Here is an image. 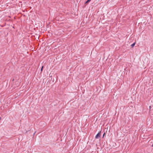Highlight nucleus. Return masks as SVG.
I'll return each instance as SVG.
<instances>
[{"instance_id":"nucleus-6","label":"nucleus","mask_w":153,"mask_h":153,"mask_svg":"<svg viewBox=\"0 0 153 153\" xmlns=\"http://www.w3.org/2000/svg\"><path fill=\"white\" fill-rule=\"evenodd\" d=\"M151 108V106H149V108H150V109Z\"/></svg>"},{"instance_id":"nucleus-5","label":"nucleus","mask_w":153,"mask_h":153,"mask_svg":"<svg viewBox=\"0 0 153 153\" xmlns=\"http://www.w3.org/2000/svg\"><path fill=\"white\" fill-rule=\"evenodd\" d=\"M105 134H105V132H104V134H103V136H102V137H103H103H104V136L105 135Z\"/></svg>"},{"instance_id":"nucleus-1","label":"nucleus","mask_w":153,"mask_h":153,"mask_svg":"<svg viewBox=\"0 0 153 153\" xmlns=\"http://www.w3.org/2000/svg\"><path fill=\"white\" fill-rule=\"evenodd\" d=\"M101 131H100L96 135V136H95V137L96 139H98L100 137V135H101Z\"/></svg>"},{"instance_id":"nucleus-2","label":"nucleus","mask_w":153,"mask_h":153,"mask_svg":"<svg viewBox=\"0 0 153 153\" xmlns=\"http://www.w3.org/2000/svg\"><path fill=\"white\" fill-rule=\"evenodd\" d=\"M91 0H88L85 3V4H87L88 3L90 2Z\"/></svg>"},{"instance_id":"nucleus-3","label":"nucleus","mask_w":153,"mask_h":153,"mask_svg":"<svg viewBox=\"0 0 153 153\" xmlns=\"http://www.w3.org/2000/svg\"><path fill=\"white\" fill-rule=\"evenodd\" d=\"M135 42H134L131 45V47L132 48H133L134 46L135 45Z\"/></svg>"},{"instance_id":"nucleus-7","label":"nucleus","mask_w":153,"mask_h":153,"mask_svg":"<svg viewBox=\"0 0 153 153\" xmlns=\"http://www.w3.org/2000/svg\"><path fill=\"white\" fill-rule=\"evenodd\" d=\"M152 146H153V145Z\"/></svg>"},{"instance_id":"nucleus-4","label":"nucleus","mask_w":153,"mask_h":153,"mask_svg":"<svg viewBox=\"0 0 153 153\" xmlns=\"http://www.w3.org/2000/svg\"><path fill=\"white\" fill-rule=\"evenodd\" d=\"M43 66H42V67L41 68V71H42V70H43Z\"/></svg>"}]
</instances>
